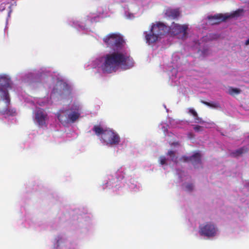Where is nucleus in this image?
<instances>
[{
  "label": "nucleus",
  "instance_id": "f257e3e1",
  "mask_svg": "<svg viewBox=\"0 0 249 249\" xmlns=\"http://www.w3.org/2000/svg\"><path fill=\"white\" fill-rule=\"evenodd\" d=\"M130 60V57L125 53L119 52H114L107 54L105 57V62L101 66L103 72L110 73L115 71L120 65H124Z\"/></svg>",
  "mask_w": 249,
  "mask_h": 249
},
{
  "label": "nucleus",
  "instance_id": "f03ea898",
  "mask_svg": "<svg viewBox=\"0 0 249 249\" xmlns=\"http://www.w3.org/2000/svg\"><path fill=\"white\" fill-rule=\"evenodd\" d=\"M243 12V9H239L231 14H219L213 16H209L208 18L212 24H216L228 18L239 17Z\"/></svg>",
  "mask_w": 249,
  "mask_h": 249
},
{
  "label": "nucleus",
  "instance_id": "7ed1b4c3",
  "mask_svg": "<svg viewBox=\"0 0 249 249\" xmlns=\"http://www.w3.org/2000/svg\"><path fill=\"white\" fill-rule=\"evenodd\" d=\"M10 87V80L6 76H0V96L8 106L10 103L7 89Z\"/></svg>",
  "mask_w": 249,
  "mask_h": 249
},
{
  "label": "nucleus",
  "instance_id": "20e7f679",
  "mask_svg": "<svg viewBox=\"0 0 249 249\" xmlns=\"http://www.w3.org/2000/svg\"><path fill=\"white\" fill-rule=\"evenodd\" d=\"M101 141L107 145H116L120 142V138L116 132L108 129L101 138Z\"/></svg>",
  "mask_w": 249,
  "mask_h": 249
},
{
  "label": "nucleus",
  "instance_id": "39448f33",
  "mask_svg": "<svg viewBox=\"0 0 249 249\" xmlns=\"http://www.w3.org/2000/svg\"><path fill=\"white\" fill-rule=\"evenodd\" d=\"M188 25L186 24L180 25L173 22L170 26H168L167 33L171 36H175L178 35H182V37H185L187 35Z\"/></svg>",
  "mask_w": 249,
  "mask_h": 249
},
{
  "label": "nucleus",
  "instance_id": "423d86ee",
  "mask_svg": "<svg viewBox=\"0 0 249 249\" xmlns=\"http://www.w3.org/2000/svg\"><path fill=\"white\" fill-rule=\"evenodd\" d=\"M217 229L215 225L211 223L199 226V233L201 235L207 237H213L216 235Z\"/></svg>",
  "mask_w": 249,
  "mask_h": 249
},
{
  "label": "nucleus",
  "instance_id": "0eeeda50",
  "mask_svg": "<svg viewBox=\"0 0 249 249\" xmlns=\"http://www.w3.org/2000/svg\"><path fill=\"white\" fill-rule=\"evenodd\" d=\"M150 30L160 37V36L167 33L168 26L162 22H158L152 25Z\"/></svg>",
  "mask_w": 249,
  "mask_h": 249
},
{
  "label": "nucleus",
  "instance_id": "6e6552de",
  "mask_svg": "<svg viewBox=\"0 0 249 249\" xmlns=\"http://www.w3.org/2000/svg\"><path fill=\"white\" fill-rule=\"evenodd\" d=\"M47 119V113L42 109H38L35 114V120L39 126L46 125V120Z\"/></svg>",
  "mask_w": 249,
  "mask_h": 249
},
{
  "label": "nucleus",
  "instance_id": "1a4fd4ad",
  "mask_svg": "<svg viewBox=\"0 0 249 249\" xmlns=\"http://www.w3.org/2000/svg\"><path fill=\"white\" fill-rule=\"evenodd\" d=\"M182 159L185 162L191 161L194 166H196L198 164H201V155L198 152L195 153L192 156H183Z\"/></svg>",
  "mask_w": 249,
  "mask_h": 249
},
{
  "label": "nucleus",
  "instance_id": "9d476101",
  "mask_svg": "<svg viewBox=\"0 0 249 249\" xmlns=\"http://www.w3.org/2000/svg\"><path fill=\"white\" fill-rule=\"evenodd\" d=\"M69 110H60L57 113V117L60 122L66 125L69 123Z\"/></svg>",
  "mask_w": 249,
  "mask_h": 249
},
{
  "label": "nucleus",
  "instance_id": "9b49d317",
  "mask_svg": "<svg viewBox=\"0 0 249 249\" xmlns=\"http://www.w3.org/2000/svg\"><path fill=\"white\" fill-rule=\"evenodd\" d=\"M69 123H74L75 122L77 119L79 118L80 115V113L79 111L78 108H71L69 109Z\"/></svg>",
  "mask_w": 249,
  "mask_h": 249
},
{
  "label": "nucleus",
  "instance_id": "f8f14e48",
  "mask_svg": "<svg viewBox=\"0 0 249 249\" xmlns=\"http://www.w3.org/2000/svg\"><path fill=\"white\" fill-rule=\"evenodd\" d=\"M165 14L169 18L176 19L180 16V13L178 9L168 8L166 9Z\"/></svg>",
  "mask_w": 249,
  "mask_h": 249
},
{
  "label": "nucleus",
  "instance_id": "ddd939ff",
  "mask_svg": "<svg viewBox=\"0 0 249 249\" xmlns=\"http://www.w3.org/2000/svg\"><path fill=\"white\" fill-rule=\"evenodd\" d=\"M144 34H145V37L146 42H148L149 44L156 42L159 38V36H158L156 35L151 30H150L149 33H147V32H145Z\"/></svg>",
  "mask_w": 249,
  "mask_h": 249
},
{
  "label": "nucleus",
  "instance_id": "4468645a",
  "mask_svg": "<svg viewBox=\"0 0 249 249\" xmlns=\"http://www.w3.org/2000/svg\"><path fill=\"white\" fill-rule=\"evenodd\" d=\"M115 37L116 38L114 39L112 47L111 48H116L117 49L121 48L123 46V43L124 42L122 37L116 34Z\"/></svg>",
  "mask_w": 249,
  "mask_h": 249
},
{
  "label": "nucleus",
  "instance_id": "2eb2a0df",
  "mask_svg": "<svg viewBox=\"0 0 249 249\" xmlns=\"http://www.w3.org/2000/svg\"><path fill=\"white\" fill-rule=\"evenodd\" d=\"M116 35V34H110L103 38L104 42L107 44V47L110 48L112 47L114 40L116 38L115 37Z\"/></svg>",
  "mask_w": 249,
  "mask_h": 249
},
{
  "label": "nucleus",
  "instance_id": "dca6fc26",
  "mask_svg": "<svg viewBox=\"0 0 249 249\" xmlns=\"http://www.w3.org/2000/svg\"><path fill=\"white\" fill-rule=\"evenodd\" d=\"M107 129L103 128L100 125H95L92 128V130L95 132V134L97 136L101 135V138Z\"/></svg>",
  "mask_w": 249,
  "mask_h": 249
},
{
  "label": "nucleus",
  "instance_id": "f3484780",
  "mask_svg": "<svg viewBox=\"0 0 249 249\" xmlns=\"http://www.w3.org/2000/svg\"><path fill=\"white\" fill-rule=\"evenodd\" d=\"M248 152V148L245 147H241L239 149H237L235 151L231 153V155L233 157H238L242 155L243 153H246Z\"/></svg>",
  "mask_w": 249,
  "mask_h": 249
},
{
  "label": "nucleus",
  "instance_id": "a211bd4d",
  "mask_svg": "<svg viewBox=\"0 0 249 249\" xmlns=\"http://www.w3.org/2000/svg\"><path fill=\"white\" fill-rule=\"evenodd\" d=\"M167 155L170 156L172 161L177 163L178 160V157L176 156V153L173 150H169L167 153Z\"/></svg>",
  "mask_w": 249,
  "mask_h": 249
},
{
  "label": "nucleus",
  "instance_id": "6ab92c4d",
  "mask_svg": "<svg viewBox=\"0 0 249 249\" xmlns=\"http://www.w3.org/2000/svg\"><path fill=\"white\" fill-rule=\"evenodd\" d=\"M201 102L210 107H213V108H218L219 107V104L218 103L216 102H213V103H210L204 101H201Z\"/></svg>",
  "mask_w": 249,
  "mask_h": 249
},
{
  "label": "nucleus",
  "instance_id": "aec40b11",
  "mask_svg": "<svg viewBox=\"0 0 249 249\" xmlns=\"http://www.w3.org/2000/svg\"><path fill=\"white\" fill-rule=\"evenodd\" d=\"M241 92V90L237 88L230 87L229 89V93L231 95L238 94Z\"/></svg>",
  "mask_w": 249,
  "mask_h": 249
},
{
  "label": "nucleus",
  "instance_id": "412c9836",
  "mask_svg": "<svg viewBox=\"0 0 249 249\" xmlns=\"http://www.w3.org/2000/svg\"><path fill=\"white\" fill-rule=\"evenodd\" d=\"M167 159L164 156H160V163L161 165H164L166 164Z\"/></svg>",
  "mask_w": 249,
  "mask_h": 249
},
{
  "label": "nucleus",
  "instance_id": "4be33fe9",
  "mask_svg": "<svg viewBox=\"0 0 249 249\" xmlns=\"http://www.w3.org/2000/svg\"><path fill=\"white\" fill-rule=\"evenodd\" d=\"M194 129L196 132L202 131L203 130V127L197 125H195Z\"/></svg>",
  "mask_w": 249,
  "mask_h": 249
},
{
  "label": "nucleus",
  "instance_id": "5701e85b",
  "mask_svg": "<svg viewBox=\"0 0 249 249\" xmlns=\"http://www.w3.org/2000/svg\"><path fill=\"white\" fill-rule=\"evenodd\" d=\"M186 188L188 191H192L194 189V185L192 183H189L186 185Z\"/></svg>",
  "mask_w": 249,
  "mask_h": 249
},
{
  "label": "nucleus",
  "instance_id": "b1692460",
  "mask_svg": "<svg viewBox=\"0 0 249 249\" xmlns=\"http://www.w3.org/2000/svg\"><path fill=\"white\" fill-rule=\"evenodd\" d=\"M195 122L196 123H201L203 122L202 119L198 116V115H197V117H195Z\"/></svg>",
  "mask_w": 249,
  "mask_h": 249
},
{
  "label": "nucleus",
  "instance_id": "393cba45",
  "mask_svg": "<svg viewBox=\"0 0 249 249\" xmlns=\"http://www.w3.org/2000/svg\"><path fill=\"white\" fill-rule=\"evenodd\" d=\"M189 112L192 114L194 117H197V113L193 108H190Z\"/></svg>",
  "mask_w": 249,
  "mask_h": 249
},
{
  "label": "nucleus",
  "instance_id": "a878e982",
  "mask_svg": "<svg viewBox=\"0 0 249 249\" xmlns=\"http://www.w3.org/2000/svg\"><path fill=\"white\" fill-rule=\"evenodd\" d=\"M179 145V143L178 142H173L171 144V145Z\"/></svg>",
  "mask_w": 249,
  "mask_h": 249
},
{
  "label": "nucleus",
  "instance_id": "bb28decb",
  "mask_svg": "<svg viewBox=\"0 0 249 249\" xmlns=\"http://www.w3.org/2000/svg\"><path fill=\"white\" fill-rule=\"evenodd\" d=\"M245 44L246 45H249V38L246 40V41L245 42Z\"/></svg>",
  "mask_w": 249,
  "mask_h": 249
}]
</instances>
